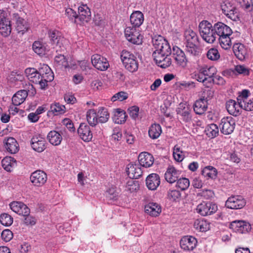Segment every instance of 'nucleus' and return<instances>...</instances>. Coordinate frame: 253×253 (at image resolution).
I'll list each match as a JSON object with an SVG mask.
<instances>
[{"label": "nucleus", "mask_w": 253, "mask_h": 253, "mask_svg": "<svg viewBox=\"0 0 253 253\" xmlns=\"http://www.w3.org/2000/svg\"><path fill=\"white\" fill-rule=\"evenodd\" d=\"M184 44L186 52L189 54L196 56L200 53L199 38L193 30L189 29L184 31Z\"/></svg>", "instance_id": "f257e3e1"}, {"label": "nucleus", "mask_w": 253, "mask_h": 253, "mask_svg": "<svg viewBox=\"0 0 253 253\" xmlns=\"http://www.w3.org/2000/svg\"><path fill=\"white\" fill-rule=\"evenodd\" d=\"M200 35L207 42L212 43L216 39L214 26L207 20H203L199 25Z\"/></svg>", "instance_id": "f03ea898"}, {"label": "nucleus", "mask_w": 253, "mask_h": 253, "mask_svg": "<svg viewBox=\"0 0 253 253\" xmlns=\"http://www.w3.org/2000/svg\"><path fill=\"white\" fill-rule=\"evenodd\" d=\"M152 42L155 48L154 52L169 56L171 53L170 46L168 42L162 36H159L153 39Z\"/></svg>", "instance_id": "7ed1b4c3"}, {"label": "nucleus", "mask_w": 253, "mask_h": 253, "mask_svg": "<svg viewBox=\"0 0 253 253\" xmlns=\"http://www.w3.org/2000/svg\"><path fill=\"white\" fill-rule=\"evenodd\" d=\"M125 34L126 39L131 43L136 44L142 43L143 36L136 28L127 27L125 29Z\"/></svg>", "instance_id": "20e7f679"}, {"label": "nucleus", "mask_w": 253, "mask_h": 253, "mask_svg": "<svg viewBox=\"0 0 253 253\" xmlns=\"http://www.w3.org/2000/svg\"><path fill=\"white\" fill-rule=\"evenodd\" d=\"M196 210L201 215L207 216L215 213L217 210V206L211 202H203L197 206Z\"/></svg>", "instance_id": "39448f33"}, {"label": "nucleus", "mask_w": 253, "mask_h": 253, "mask_svg": "<svg viewBox=\"0 0 253 253\" xmlns=\"http://www.w3.org/2000/svg\"><path fill=\"white\" fill-rule=\"evenodd\" d=\"M246 204V200L240 195L232 196L228 198L225 203L227 208L231 209H241Z\"/></svg>", "instance_id": "423d86ee"}, {"label": "nucleus", "mask_w": 253, "mask_h": 253, "mask_svg": "<svg viewBox=\"0 0 253 253\" xmlns=\"http://www.w3.org/2000/svg\"><path fill=\"white\" fill-rule=\"evenodd\" d=\"M91 60L93 66L97 70L105 71L109 67L107 59L99 54L92 55Z\"/></svg>", "instance_id": "0eeeda50"}, {"label": "nucleus", "mask_w": 253, "mask_h": 253, "mask_svg": "<svg viewBox=\"0 0 253 253\" xmlns=\"http://www.w3.org/2000/svg\"><path fill=\"white\" fill-rule=\"evenodd\" d=\"M235 122L233 118L227 117L222 119L219 126L221 132L224 134L231 133L235 128Z\"/></svg>", "instance_id": "6e6552de"}, {"label": "nucleus", "mask_w": 253, "mask_h": 253, "mask_svg": "<svg viewBox=\"0 0 253 253\" xmlns=\"http://www.w3.org/2000/svg\"><path fill=\"white\" fill-rule=\"evenodd\" d=\"M42 71H43L42 68L39 71L34 68H28L25 70V73L30 82L41 86Z\"/></svg>", "instance_id": "1a4fd4ad"}, {"label": "nucleus", "mask_w": 253, "mask_h": 253, "mask_svg": "<svg viewBox=\"0 0 253 253\" xmlns=\"http://www.w3.org/2000/svg\"><path fill=\"white\" fill-rule=\"evenodd\" d=\"M152 56L156 64L161 68H166L171 64V60L169 56H166L157 52H153Z\"/></svg>", "instance_id": "9d476101"}, {"label": "nucleus", "mask_w": 253, "mask_h": 253, "mask_svg": "<svg viewBox=\"0 0 253 253\" xmlns=\"http://www.w3.org/2000/svg\"><path fill=\"white\" fill-rule=\"evenodd\" d=\"M43 71H42L41 88L45 89L47 86V83L52 81L54 79V75L50 69L47 65H44Z\"/></svg>", "instance_id": "9b49d317"}, {"label": "nucleus", "mask_w": 253, "mask_h": 253, "mask_svg": "<svg viewBox=\"0 0 253 253\" xmlns=\"http://www.w3.org/2000/svg\"><path fill=\"white\" fill-rule=\"evenodd\" d=\"M30 180L35 186H41L46 181L47 175L43 171L36 170L32 173Z\"/></svg>", "instance_id": "f8f14e48"}, {"label": "nucleus", "mask_w": 253, "mask_h": 253, "mask_svg": "<svg viewBox=\"0 0 253 253\" xmlns=\"http://www.w3.org/2000/svg\"><path fill=\"white\" fill-rule=\"evenodd\" d=\"M10 209L15 213L23 216L30 214V209L24 203L20 202L14 201L9 204Z\"/></svg>", "instance_id": "ddd939ff"}, {"label": "nucleus", "mask_w": 253, "mask_h": 253, "mask_svg": "<svg viewBox=\"0 0 253 253\" xmlns=\"http://www.w3.org/2000/svg\"><path fill=\"white\" fill-rule=\"evenodd\" d=\"M243 107L241 102L237 103L235 100L232 99H230L226 103V108L228 112L235 117L241 114Z\"/></svg>", "instance_id": "4468645a"}, {"label": "nucleus", "mask_w": 253, "mask_h": 253, "mask_svg": "<svg viewBox=\"0 0 253 253\" xmlns=\"http://www.w3.org/2000/svg\"><path fill=\"white\" fill-rule=\"evenodd\" d=\"M45 140L40 135L34 136L31 140V145L32 148L38 152H42L46 148Z\"/></svg>", "instance_id": "2eb2a0df"}, {"label": "nucleus", "mask_w": 253, "mask_h": 253, "mask_svg": "<svg viewBox=\"0 0 253 253\" xmlns=\"http://www.w3.org/2000/svg\"><path fill=\"white\" fill-rule=\"evenodd\" d=\"M197 243L196 239L191 236L183 237L180 242L181 248L186 251L193 250L196 247Z\"/></svg>", "instance_id": "dca6fc26"}, {"label": "nucleus", "mask_w": 253, "mask_h": 253, "mask_svg": "<svg viewBox=\"0 0 253 253\" xmlns=\"http://www.w3.org/2000/svg\"><path fill=\"white\" fill-rule=\"evenodd\" d=\"M77 20L81 22H88L91 20V12L86 4H83L78 7Z\"/></svg>", "instance_id": "f3484780"}, {"label": "nucleus", "mask_w": 253, "mask_h": 253, "mask_svg": "<svg viewBox=\"0 0 253 253\" xmlns=\"http://www.w3.org/2000/svg\"><path fill=\"white\" fill-rule=\"evenodd\" d=\"M78 133L84 141L88 142L92 138V133L89 126L84 123L80 124L78 129Z\"/></svg>", "instance_id": "a211bd4d"}, {"label": "nucleus", "mask_w": 253, "mask_h": 253, "mask_svg": "<svg viewBox=\"0 0 253 253\" xmlns=\"http://www.w3.org/2000/svg\"><path fill=\"white\" fill-rule=\"evenodd\" d=\"M12 20L15 21L16 29L18 33H21L23 35L25 32L27 31L29 29L28 24L25 20L20 17L17 13L13 14Z\"/></svg>", "instance_id": "6ab92c4d"}, {"label": "nucleus", "mask_w": 253, "mask_h": 253, "mask_svg": "<svg viewBox=\"0 0 253 253\" xmlns=\"http://www.w3.org/2000/svg\"><path fill=\"white\" fill-rule=\"evenodd\" d=\"M138 160L140 165L145 168L151 167L154 161L153 156L146 152H141L138 156Z\"/></svg>", "instance_id": "aec40b11"}, {"label": "nucleus", "mask_w": 253, "mask_h": 253, "mask_svg": "<svg viewBox=\"0 0 253 253\" xmlns=\"http://www.w3.org/2000/svg\"><path fill=\"white\" fill-rule=\"evenodd\" d=\"M180 172L173 166H169L165 174V179L169 183L176 181L180 176Z\"/></svg>", "instance_id": "412c9836"}, {"label": "nucleus", "mask_w": 253, "mask_h": 253, "mask_svg": "<svg viewBox=\"0 0 253 253\" xmlns=\"http://www.w3.org/2000/svg\"><path fill=\"white\" fill-rule=\"evenodd\" d=\"M146 184L149 190H156L160 184V178L159 175L156 173L149 174L146 179Z\"/></svg>", "instance_id": "4be33fe9"}, {"label": "nucleus", "mask_w": 253, "mask_h": 253, "mask_svg": "<svg viewBox=\"0 0 253 253\" xmlns=\"http://www.w3.org/2000/svg\"><path fill=\"white\" fill-rule=\"evenodd\" d=\"M233 50L236 57L240 60L245 59L248 55L247 49L241 43H235L233 46Z\"/></svg>", "instance_id": "5701e85b"}, {"label": "nucleus", "mask_w": 253, "mask_h": 253, "mask_svg": "<svg viewBox=\"0 0 253 253\" xmlns=\"http://www.w3.org/2000/svg\"><path fill=\"white\" fill-rule=\"evenodd\" d=\"M213 26L216 38L223 35H227V34H232V33L231 29L222 22H218L214 24Z\"/></svg>", "instance_id": "b1692460"}, {"label": "nucleus", "mask_w": 253, "mask_h": 253, "mask_svg": "<svg viewBox=\"0 0 253 253\" xmlns=\"http://www.w3.org/2000/svg\"><path fill=\"white\" fill-rule=\"evenodd\" d=\"M172 50L173 58L177 64L183 67L185 66L187 59L184 52L177 46H173Z\"/></svg>", "instance_id": "393cba45"}, {"label": "nucleus", "mask_w": 253, "mask_h": 253, "mask_svg": "<svg viewBox=\"0 0 253 253\" xmlns=\"http://www.w3.org/2000/svg\"><path fill=\"white\" fill-rule=\"evenodd\" d=\"M144 211L146 213L152 216H158L161 212V207L156 203H149L145 206Z\"/></svg>", "instance_id": "a878e982"}, {"label": "nucleus", "mask_w": 253, "mask_h": 253, "mask_svg": "<svg viewBox=\"0 0 253 253\" xmlns=\"http://www.w3.org/2000/svg\"><path fill=\"white\" fill-rule=\"evenodd\" d=\"M126 171L128 176L131 179H137L142 173L141 168L136 164H128Z\"/></svg>", "instance_id": "bb28decb"}, {"label": "nucleus", "mask_w": 253, "mask_h": 253, "mask_svg": "<svg viewBox=\"0 0 253 253\" xmlns=\"http://www.w3.org/2000/svg\"><path fill=\"white\" fill-rule=\"evenodd\" d=\"M194 110L197 114L202 115L204 114L208 108L207 98H203L197 100L193 106Z\"/></svg>", "instance_id": "cd10ccee"}, {"label": "nucleus", "mask_w": 253, "mask_h": 253, "mask_svg": "<svg viewBox=\"0 0 253 253\" xmlns=\"http://www.w3.org/2000/svg\"><path fill=\"white\" fill-rule=\"evenodd\" d=\"M130 21L132 27L135 28L140 27L144 21V15L143 13L139 11L133 12L130 16Z\"/></svg>", "instance_id": "c85d7f7f"}, {"label": "nucleus", "mask_w": 253, "mask_h": 253, "mask_svg": "<svg viewBox=\"0 0 253 253\" xmlns=\"http://www.w3.org/2000/svg\"><path fill=\"white\" fill-rule=\"evenodd\" d=\"M3 143L6 150L11 154L16 153L19 150V145L17 141L13 137L4 139Z\"/></svg>", "instance_id": "c756f323"}, {"label": "nucleus", "mask_w": 253, "mask_h": 253, "mask_svg": "<svg viewBox=\"0 0 253 253\" xmlns=\"http://www.w3.org/2000/svg\"><path fill=\"white\" fill-rule=\"evenodd\" d=\"M27 96L28 92L26 90L23 89L18 91L12 98V104L14 106L20 105L24 102Z\"/></svg>", "instance_id": "7c9ffc66"}, {"label": "nucleus", "mask_w": 253, "mask_h": 253, "mask_svg": "<svg viewBox=\"0 0 253 253\" xmlns=\"http://www.w3.org/2000/svg\"><path fill=\"white\" fill-rule=\"evenodd\" d=\"M48 35L51 42L60 47L64 40L63 37L61 36V33L57 30L49 31Z\"/></svg>", "instance_id": "2f4dec72"}, {"label": "nucleus", "mask_w": 253, "mask_h": 253, "mask_svg": "<svg viewBox=\"0 0 253 253\" xmlns=\"http://www.w3.org/2000/svg\"><path fill=\"white\" fill-rule=\"evenodd\" d=\"M127 115L126 112L120 108L114 111V115L113 118L114 122L116 124H122L126 121Z\"/></svg>", "instance_id": "473e14b6"}, {"label": "nucleus", "mask_w": 253, "mask_h": 253, "mask_svg": "<svg viewBox=\"0 0 253 253\" xmlns=\"http://www.w3.org/2000/svg\"><path fill=\"white\" fill-rule=\"evenodd\" d=\"M47 138L49 142L55 146L59 145L62 140L61 134L55 130L50 131L48 133Z\"/></svg>", "instance_id": "72a5a7b5"}, {"label": "nucleus", "mask_w": 253, "mask_h": 253, "mask_svg": "<svg viewBox=\"0 0 253 253\" xmlns=\"http://www.w3.org/2000/svg\"><path fill=\"white\" fill-rule=\"evenodd\" d=\"M33 49L35 53L39 55L45 54L46 51L49 50V49L47 48L45 43H42L40 41H35L33 43Z\"/></svg>", "instance_id": "f704fd0d"}, {"label": "nucleus", "mask_w": 253, "mask_h": 253, "mask_svg": "<svg viewBox=\"0 0 253 253\" xmlns=\"http://www.w3.org/2000/svg\"><path fill=\"white\" fill-rule=\"evenodd\" d=\"M194 227L200 232H205L209 230L210 224L203 219H196L194 223Z\"/></svg>", "instance_id": "c9c22d12"}, {"label": "nucleus", "mask_w": 253, "mask_h": 253, "mask_svg": "<svg viewBox=\"0 0 253 253\" xmlns=\"http://www.w3.org/2000/svg\"><path fill=\"white\" fill-rule=\"evenodd\" d=\"M86 119L88 124L92 126H95L98 123V116L94 109H90L86 113Z\"/></svg>", "instance_id": "e433bc0d"}, {"label": "nucleus", "mask_w": 253, "mask_h": 253, "mask_svg": "<svg viewBox=\"0 0 253 253\" xmlns=\"http://www.w3.org/2000/svg\"><path fill=\"white\" fill-rule=\"evenodd\" d=\"M161 133V126L159 124L152 125L148 131L149 136L152 139L158 138Z\"/></svg>", "instance_id": "4c0bfd02"}, {"label": "nucleus", "mask_w": 253, "mask_h": 253, "mask_svg": "<svg viewBox=\"0 0 253 253\" xmlns=\"http://www.w3.org/2000/svg\"><path fill=\"white\" fill-rule=\"evenodd\" d=\"M54 65L59 68L64 67L66 68L69 67L67 59L64 55L59 54L54 58Z\"/></svg>", "instance_id": "58836bf2"}, {"label": "nucleus", "mask_w": 253, "mask_h": 253, "mask_svg": "<svg viewBox=\"0 0 253 253\" xmlns=\"http://www.w3.org/2000/svg\"><path fill=\"white\" fill-rule=\"evenodd\" d=\"M11 31L10 21L8 20L0 23V33L4 37L8 36Z\"/></svg>", "instance_id": "ea45409f"}, {"label": "nucleus", "mask_w": 253, "mask_h": 253, "mask_svg": "<svg viewBox=\"0 0 253 253\" xmlns=\"http://www.w3.org/2000/svg\"><path fill=\"white\" fill-rule=\"evenodd\" d=\"M123 64L126 69L132 73L136 72L138 68V62L136 57L130 59L128 61L124 62Z\"/></svg>", "instance_id": "a19ab883"}, {"label": "nucleus", "mask_w": 253, "mask_h": 253, "mask_svg": "<svg viewBox=\"0 0 253 253\" xmlns=\"http://www.w3.org/2000/svg\"><path fill=\"white\" fill-rule=\"evenodd\" d=\"M231 34L221 36L218 37V41L221 47L224 49H229L231 45V40L230 36Z\"/></svg>", "instance_id": "79ce46f5"}, {"label": "nucleus", "mask_w": 253, "mask_h": 253, "mask_svg": "<svg viewBox=\"0 0 253 253\" xmlns=\"http://www.w3.org/2000/svg\"><path fill=\"white\" fill-rule=\"evenodd\" d=\"M202 175L205 177H208L214 179L216 177L217 170L211 166L205 167L201 172Z\"/></svg>", "instance_id": "37998d69"}, {"label": "nucleus", "mask_w": 253, "mask_h": 253, "mask_svg": "<svg viewBox=\"0 0 253 253\" xmlns=\"http://www.w3.org/2000/svg\"><path fill=\"white\" fill-rule=\"evenodd\" d=\"M98 122L101 123L107 122L109 118V113L104 108H100L97 112Z\"/></svg>", "instance_id": "c03bdc74"}, {"label": "nucleus", "mask_w": 253, "mask_h": 253, "mask_svg": "<svg viewBox=\"0 0 253 253\" xmlns=\"http://www.w3.org/2000/svg\"><path fill=\"white\" fill-rule=\"evenodd\" d=\"M15 161L11 157H6L1 161V165L3 169L7 171H11Z\"/></svg>", "instance_id": "a18cd8bd"}, {"label": "nucleus", "mask_w": 253, "mask_h": 253, "mask_svg": "<svg viewBox=\"0 0 253 253\" xmlns=\"http://www.w3.org/2000/svg\"><path fill=\"white\" fill-rule=\"evenodd\" d=\"M65 111L64 105H61L59 103H55L50 106V112H52L54 115L63 114Z\"/></svg>", "instance_id": "49530a36"}, {"label": "nucleus", "mask_w": 253, "mask_h": 253, "mask_svg": "<svg viewBox=\"0 0 253 253\" xmlns=\"http://www.w3.org/2000/svg\"><path fill=\"white\" fill-rule=\"evenodd\" d=\"M218 127L216 125L211 124L207 127L205 131L209 137L213 138L218 134Z\"/></svg>", "instance_id": "de8ad7c7"}, {"label": "nucleus", "mask_w": 253, "mask_h": 253, "mask_svg": "<svg viewBox=\"0 0 253 253\" xmlns=\"http://www.w3.org/2000/svg\"><path fill=\"white\" fill-rule=\"evenodd\" d=\"M13 218L8 213H3L0 216V222L5 226H9L13 223Z\"/></svg>", "instance_id": "09e8293b"}, {"label": "nucleus", "mask_w": 253, "mask_h": 253, "mask_svg": "<svg viewBox=\"0 0 253 253\" xmlns=\"http://www.w3.org/2000/svg\"><path fill=\"white\" fill-rule=\"evenodd\" d=\"M216 72V68L213 66H206L201 69V73L204 74L206 77L213 78Z\"/></svg>", "instance_id": "8fccbe9b"}, {"label": "nucleus", "mask_w": 253, "mask_h": 253, "mask_svg": "<svg viewBox=\"0 0 253 253\" xmlns=\"http://www.w3.org/2000/svg\"><path fill=\"white\" fill-rule=\"evenodd\" d=\"M176 181V186L182 191L187 189L190 185L189 180L186 178H180Z\"/></svg>", "instance_id": "3c124183"}, {"label": "nucleus", "mask_w": 253, "mask_h": 253, "mask_svg": "<svg viewBox=\"0 0 253 253\" xmlns=\"http://www.w3.org/2000/svg\"><path fill=\"white\" fill-rule=\"evenodd\" d=\"M207 56L211 60L216 61L219 58L220 54L216 48H211L208 51Z\"/></svg>", "instance_id": "603ef678"}, {"label": "nucleus", "mask_w": 253, "mask_h": 253, "mask_svg": "<svg viewBox=\"0 0 253 253\" xmlns=\"http://www.w3.org/2000/svg\"><path fill=\"white\" fill-rule=\"evenodd\" d=\"M127 94L126 92L121 91L114 95L112 97L111 100L113 102L116 101L117 100L122 101L127 99Z\"/></svg>", "instance_id": "864d4df0"}, {"label": "nucleus", "mask_w": 253, "mask_h": 253, "mask_svg": "<svg viewBox=\"0 0 253 253\" xmlns=\"http://www.w3.org/2000/svg\"><path fill=\"white\" fill-rule=\"evenodd\" d=\"M236 2L242 7L246 10H250L253 6L252 0H235Z\"/></svg>", "instance_id": "5fc2aeb1"}, {"label": "nucleus", "mask_w": 253, "mask_h": 253, "mask_svg": "<svg viewBox=\"0 0 253 253\" xmlns=\"http://www.w3.org/2000/svg\"><path fill=\"white\" fill-rule=\"evenodd\" d=\"M134 57L135 56L133 54L126 50H123L122 51L121 58L123 63H124V62L128 61L130 59L134 58Z\"/></svg>", "instance_id": "6e6d98bb"}, {"label": "nucleus", "mask_w": 253, "mask_h": 253, "mask_svg": "<svg viewBox=\"0 0 253 253\" xmlns=\"http://www.w3.org/2000/svg\"><path fill=\"white\" fill-rule=\"evenodd\" d=\"M181 196V193L179 191L176 190H170L168 192V198L172 201H175L177 199L180 198Z\"/></svg>", "instance_id": "4d7b16f0"}, {"label": "nucleus", "mask_w": 253, "mask_h": 253, "mask_svg": "<svg viewBox=\"0 0 253 253\" xmlns=\"http://www.w3.org/2000/svg\"><path fill=\"white\" fill-rule=\"evenodd\" d=\"M1 237L4 241L8 242L12 238L13 233L10 230L5 229L2 232Z\"/></svg>", "instance_id": "13d9d810"}, {"label": "nucleus", "mask_w": 253, "mask_h": 253, "mask_svg": "<svg viewBox=\"0 0 253 253\" xmlns=\"http://www.w3.org/2000/svg\"><path fill=\"white\" fill-rule=\"evenodd\" d=\"M221 9L224 14H226L227 12H230L231 10L234 9L235 6H233L232 3L228 1H225L221 4Z\"/></svg>", "instance_id": "bf43d9fd"}, {"label": "nucleus", "mask_w": 253, "mask_h": 253, "mask_svg": "<svg viewBox=\"0 0 253 253\" xmlns=\"http://www.w3.org/2000/svg\"><path fill=\"white\" fill-rule=\"evenodd\" d=\"M199 195L206 199H210L214 197V194L212 191L206 189L202 190Z\"/></svg>", "instance_id": "052dcab7"}, {"label": "nucleus", "mask_w": 253, "mask_h": 253, "mask_svg": "<svg viewBox=\"0 0 253 253\" xmlns=\"http://www.w3.org/2000/svg\"><path fill=\"white\" fill-rule=\"evenodd\" d=\"M139 109L136 106H132L128 109L130 116L133 119L137 118Z\"/></svg>", "instance_id": "680f3d73"}, {"label": "nucleus", "mask_w": 253, "mask_h": 253, "mask_svg": "<svg viewBox=\"0 0 253 253\" xmlns=\"http://www.w3.org/2000/svg\"><path fill=\"white\" fill-rule=\"evenodd\" d=\"M242 223L243 224H241V227L239 230V233H245L246 232H248L251 229V225L249 223L247 222L241 220V223Z\"/></svg>", "instance_id": "e2e57ef3"}, {"label": "nucleus", "mask_w": 253, "mask_h": 253, "mask_svg": "<svg viewBox=\"0 0 253 253\" xmlns=\"http://www.w3.org/2000/svg\"><path fill=\"white\" fill-rule=\"evenodd\" d=\"M66 14L70 19H75V22L78 23L77 20V14L73 9L69 8L66 9Z\"/></svg>", "instance_id": "0e129e2a"}, {"label": "nucleus", "mask_w": 253, "mask_h": 253, "mask_svg": "<svg viewBox=\"0 0 253 253\" xmlns=\"http://www.w3.org/2000/svg\"><path fill=\"white\" fill-rule=\"evenodd\" d=\"M242 224L243 223H241V220H235L232 222L230 223V228L235 232L239 233V230L241 231V229H240V228L241 226V224Z\"/></svg>", "instance_id": "69168bd1"}, {"label": "nucleus", "mask_w": 253, "mask_h": 253, "mask_svg": "<svg viewBox=\"0 0 253 253\" xmlns=\"http://www.w3.org/2000/svg\"><path fill=\"white\" fill-rule=\"evenodd\" d=\"M138 188V185L134 183V181L131 180L128 181L126 186V190L129 191L130 192H132L137 190Z\"/></svg>", "instance_id": "338daca9"}, {"label": "nucleus", "mask_w": 253, "mask_h": 253, "mask_svg": "<svg viewBox=\"0 0 253 253\" xmlns=\"http://www.w3.org/2000/svg\"><path fill=\"white\" fill-rule=\"evenodd\" d=\"M25 217L24 219V223L27 225H34L36 223V219L34 217L32 216L29 215L28 214L26 216H24Z\"/></svg>", "instance_id": "774afa93"}]
</instances>
